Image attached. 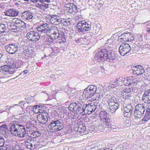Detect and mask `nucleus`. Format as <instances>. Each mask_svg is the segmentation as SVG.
I'll list each match as a JSON object with an SVG mask.
<instances>
[{
    "label": "nucleus",
    "instance_id": "nucleus-45",
    "mask_svg": "<svg viewBox=\"0 0 150 150\" xmlns=\"http://www.w3.org/2000/svg\"><path fill=\"white\" fill-rule=\"evenodd\" d=\"M122 93H127L128 94H131V90H130V88H126L124 90L122 91Z\"/></svg>",
    "mask_w": 150,
    "mask_h": 150
},
{
    "label": "nucleus",
    "instance_id": "nucleus-54",
    "mask_svg": "<svg viewBox=\"0 0 150 150\" xmlns=\"http://www.w3.org/2000/svg\"><path fill=\"white\" fill-rule=\"evenodd\" d=\"M9 44H8L5 47V50L6 52H8V53H9Z\"/></svg>",
    "mask_w": 150,
    "mask_h": 150
},
{
    "label": "nucleus",
    "instance_id": "nucleus-22",
    "mask_svg": "<svg viewBox=\"0 0 150 150\" xmlns=\"http://www.w3.org/2000/svg\"><path fill=\"white\" fill-rule=\"evenodd\" d=\"M27 134L29 137L33 138L38 137L41 135L40 132L33 130L31 129L27 132Z\"/></svg>",
    "mask_w": 150,
    "mask_h": 150
},
{
    "label": "nucleus",
    "instance_id": "nucleus-18",
    "mask_svg": "<svg viewBox=\"0 0 150 150\" xmlns=\"http://www.w3.org/2000/svg\"><path fill=\"white\" fill-rule=\"evenodd\" d=\"M138 82L137 79L132 77L129 76L127 77L124 80L123 83L125 86H129L133 84L134 86L136 85Z\"/></svg>",
    "mask_w": 150,
    "mask_h": 150
},
{
    "label": "nucleus",
    "instance_id": "nucleus-64",
    "mask_svg": "<svg viewBox=\"0 0 150 150\" xmlns=\"http://www.w3.org/2000/svg\"><path fill=\"white\" fill-rule=\"evenodd\" d=\"M3 150H9V147H4V149H3Z\"/></svg>",
    "mask_w": 150,
    "mask_h": 150
},
{
    "label": "nucleus",
    "instance_id": "nucleus-36",
    "mask_svg": "<svg viewBox=\"0 0 150 150\" xmlns=\"http://www.w3.org/2000/svg\"><path fill=\"white\" fill-rule=\"evenodd\" d=\"M86 129V127L85 125L83 124L82 125H79L78 127V131L81 133L85 131Z\"/></svg>",
    "mask_w": 150,
    "mask_h": 150
},
{
    "label": "nucleus",
    "instance_id": "nucleus-35",
    "mask_svg": "<svg viewBox=\"0 0 150 150\" xmlns=\"http://www.w3.org/2000/svg\"><path fill=\"white\" fill-rule=\"evenodd\" d=\"M121 98L123 101L126 100H129L131 96V94H128L127 93H122Z\"/></svg>",
    "mask_w": 150,
    "mask_h": 150
},
{
    "label": "nucleus",
    "instance_id": "nucleus-40",
    "mask_svg": "<svg viewBox=\"0 0 150 150\" xmlns=\"http://www.w3.org/2000/svg\"><path fill=\"white\" fill-rule=\"evenodd\" d=\"M136 38H135L133 34L130 33V35L128 37V39L127 41L132 42Z\"/></svg>",
    "mask_w": 150,
    "mask_h": 150
},
{
    "label": "nucleus",
    "instance_id": "nucleus-29",
    "mask_svg": "<svg viewBox=\"0 0 150 150\" xmlns=\"http://www.w3.org/2000/svg\"><path fill=\"white\" fill-rule=\"evenodd\" d=\"M17 140L16 137L13 138L10 135V150H12L14 148L17 144Z\"/></svg>",
    "mask_w": 150,
    "mask_h": 150
},
{
    "label": "nucleus",
    "instance_id": "nucleus-55",
    "mask_svg": "<svg viewBox=\"0 0 150 150\" xmlns=\"http://www.w3.org/2000/svg\"><path fill=\"white\" fill-rule=\"evenodd\" d=\"M112 39V38H110L108 39L107 41V42H106V43L109 45L111 44V43L113 42Z\"/></svg>",
    "mask_w": 150,
    "mask_h": 150
},
{
    "label": "nucleus",
    "instance_id": "nucleus-12",
    "mask_svg": "<svg viewBox=\"0 0 150 150\" xmlns=\"http://www.w3.org/2000/svg\"><path fill=\"white\" fill-rule=\"evenodd\" d=\"M100 121L105 123L108 126H111L110 119L108 114L105 111L102 110L99 113Z\"/></svg>",
    "mask_w": 150,
    "mask_h": 150
},
{
    "label": "nucleus",
    "instance_id": "nucleus-42",
    "mask_svg": "<svg viewBox=\"0 0 150 150\" xmlns=\"http://www.w3.org/2000/svg\"><path fill=\"white\" fill-rule=\"evenodd\" d=\"M48 7V4L43 3L40 5V8L42 9H45Z\"/></svg>",
    "mask_w": 150,
    "mask_h": 150
},
{
    "label": "nucleus",
    "instance_id": "nucleus-56",
    "mask_svg": "<svg viewBox=\"0 0 150 150\" xmlns=\"http://www.w3.org/2000/svg\"><path fill=\"white\" fill-rule=\"evenodd\" d=\"M71 3H70L69 4H68L67 6H69V12L70 13H73V10H72V6L71 5Z\"/></svg>",
    "mask_w": 150,
    "mask_h": 150
},
{
    "label": "nucleus",
    "instance_id": "nucleus-5",
    "mask_svg": "<svg viewBox=\"0 0 150 150\" xmlns=\"http://www.w3.org/2000/svg\"><path fill=\"white\" fill-rule=\"evenodd\" d=\"M10 19L12 21L13 23H11L10 24V34L14 35V33H17V26L13 23L19 26V28L21 30H23L26 28V23L19 19L12 18H11Z\"/></svg>",
    "mask_w": 150,
    "mask_h": 150
},
{
    "label": "nucleus",
    "instance_id": "nucleus-32",
    "mask_svg": "<svg viewBox=\"0 0 150 150\" xmlns=\"http://www.w3.org/2000/svg\"><path fill=\"white\" fill-rule=\"evenodd\" d=\"M110 126H108L105 123H103L99 124L97 128L100 131H103L104 130H106L107 128Z\"/></svg>",
    "mask_w": 150,
    "mask_h": 150
},
{
    "label": "nucleus",
    "instance_id": "nucleus-10",
    "mask_svg": "<svg viewBox=\"0 0 150 150\" xmlns=\"http://www.w3.org/2000/svg\"><path fill=\"white\" fill-rule=\"evenodd\" d=\"M134 113L135 116V119L141 118L145 111L144 107L142 104H139L135 106Z\"/></svg>",
    "mask_w": 150,
    "mask_h": 150
},
{
    "label": "nucleus",
    "instance_id": "nucleus-61",
    "mask_svg": "<svg viewBox=\"0 0 150 150\" xmlns=\"http://www.w3.org/2000/svg\"><path fill=\"white\" fill-rule=\"evenodd\" d=\"M145 113L150 115V108H149L147 109Z\"/></svg>",
    "mask_w": 150,
    "mask_h": 150
},
{
    "label": "nucleus",
    "instance_id": "nucleus-16",
    "mask_svg": "<svg viewBox=\"0 0 150 150\" xmlns=\"http://www.w3.org/2000/svg\"><path fill=\"white\" fill-rule=\"evenodd\" d=\"M20 125H21L17 124L14 121L11 122L10 123V133L15 137H16Z\"/></svg>",
    "mask_w": 150,
    "mask_h": 150
},
{
    "label": "nucleus",
    "instance_id": "nucleus-48",
    "mask_svg": "<svg viewBox=\"0 0 150 150\" xmlns=\"http://www.w3.org/2000/svg\"><path fill=\"white\" fill-rule=\"evenodd\" d=\"M19 104L20 105V106L21 107L22 109L25 108V107L26 106V105L27 104L26 103H24L23 101H21L19 103Z\"/></svg>",
    "mask_w": 150,
    "mask_h": 150
},
{
    "label": "nucleus",
    "instance_id": "nucleus-37",
    "mask_svg": "<svg viewBox=\"0 0 150 150\" xmlns=\"http://www.w3.org/2000/svg\"><path fill=\"white\" fill-rule=\"evenodd\" d=\"M18 11L15 9H10V16L15 17L17 16L18 15Z\"/></svg>",
    "mask_w": 150,
    "mask_h": 150
},
{
    "label": "nucleus",
    "instance_id": "nucleus-25",
    "mask_svg": "<svg viewBox=\"0 0 150 150\" xmlns=\"http://www.w3.org/2000/svg\"><path fill=\"white\" fill-rule=\"evenodd\" d=\"M17 137H23L26 133L25 128L24 126L21 125L18 131Z\"/></svg>",
    "mask_w": 150,
    "mask_h": 150
},
{
    "label": "nucleus",
    "instance_id": "nucleus-20",
    "mask_svg": "<svg viewBox=\"0 0 150 150\" xmlns=\"http://www.w3.org/2000/svg\"><path fill=\"white\" fill-rule=\"evenodd\" d=\"M49 18L50 23L55 25L59 24L61 22V21H62L61 19L56 15H52Z\"/></svg>",
    "mask_w": 150,
    "mask_h": 150
},
{
    "label": "nucleus",
    "instance_id": "nucleus-46",
    "mask_svg": "<svg viewBox=\"0 0 150 150\" xmlns=\"http://www.w3.org/2000/svg\"><path fill=\"white\" fill-rule=\"evenodd\" d=\"M47 35L46 34V35L40 36V39H41L43 41L45 42L46 41V39L49 37V36H47Z\"/></svg>",
    "mask_w": 150,
    "mask_h": 150
},
{
    "label": "nucleus",
    "instance_id": "nucleus-31",
    "mask_svg": "<svg viewBox=\"0 0 150 150\" xmlns=\"http://www.w3.org/2000/svg\"><path fill=\"white\" fill-rule=\"evenodd\" d=\"M130 33H125L122 35L118 36V40L122 41H127L128 39V37L129 36Z\"/></svg>",
    "mask_w": 150,
    "mask_h": 150
},
{
    "label": "nucleus",
    "instance_id": "nucleus-53",
    "mask_svg": "<svg viewBox=\"0 0 150 150\" xmlns=\"http://www.w3.org/2000/svg\"><path fill=\"white\" fill-rule=\"evenodd\" d=\"M33 108L35 109H37L38 110H41L42 107L39 105H36Z\"/></svg>",
    "mask_w": 150,
    "mask_h": 150
},
{
    "label": "nucleus",
    "instance_id": "nucleus-60",
    "mask_svg": "<svg viewBox=\"0 0 150 150\" xmlns=\"http://www.w3.org/2000/svg\"><path fill=\"white\" fill-rule=\"evenodd\" d=\"M76 42L77 43H80L81 42V38H78L75 40Z\"/></svg>",
    "mask_w": 150,
    "mask_h": 150
},
{
    "label": "nucleus",
    "instance_id": "nucleus-47",
    "mask_svg": "<svg viewBox=\"0 0 150 150\" xmlns=\"http://www.w3.org/2000/svg\"><path fill=\"white\" fill-rule=\"evenodd\" d=\"M71 5L72 6V10H73V12H76L78 11H77V8L76 6L74 5V4L71 3Z\"/></svg>",
    "mask_w": 150,
    "mask_h": 150
},
{
    "label": "nucleus",
    "instance_id": "nucleus-58",
    "mask_svg": "<svg viewBox=\"0 0 150 150\" xmlns=\"http://www.w3.org/2000/svg\"><path fill=\"white\" fill-rule=\"evenodd\" d=\"M29 72V71L28 70H26L23 71L19 75H21L22 74H25Z\"/></svg>",
    "mask_w": 150,
    "mask_h": 150
},
{
    "label": "nucleus",
    "instance_id": "nucleus-8",
    "mask_svg": "<svg viewBox=\"0 0 150 150\" xmlns=\"http://www.w3.org/2000/svg\"><path fill=\"white\" fill-rule=\"evenodd\" d=\"M91 25L88 24L86 21H80L78 22L76 26V31L84 34L85 32L91 30Z\"/></svg>",
    "mask_w": 150,
    "mask_h": 150
},
{
    "label": "nucleus",
    "instance_id": "nucleus-7",
    "mask_svg": "<svg viewBox=\"0 0 150 150\" xmlns=\"http://www.w3.org/2000/svg\"><path fill=\"white\" fill-rule=\"evenodd\" d=\"M110 109V111L114 113L119 108L120 102L119 99L115 97H112L108 100Z\"/></svg>",
    "mask_w": 150,
    "mask_h": 150
},
{
    "label": "nucleus",
    "instance_id": "nucleus-38",
    "mask_svg": "<svg viewBox=\"0 0 150 150\" xmlns=\"http://www.w3.org/2000/svg\"><path fill=\"white\" fill-rule=\"evenodd\" d=\"M53 38H50L49 37L47 38L45 42V45H47L48 46H51L53 44Z\"/></svg>",
    "mask_w": 150,
    "mask_h": 150
},
{
    "label": "nucleus",
    "instance_id": "nucleus-27",
    "mask_svg": "<svg viewBox=\"0 0 150 150\" xmlns=\"http://www.w3.org/2000/svg\"><path fill=\"white\" fill-rule=\"evenodd\" d=\"M142 36L139 35L137 36L136 38L134 40V41L135 40L136 41L134 42L135 44L137 46L140 48H142L143 47L144 45H142Z\"/></svg>",
    "mask_w": 150,
    "mask_h": 150
},
{
    "label": "nucleus",
    "instance_id": "nucleus-13",
    "mask_svg": "<svg viewBox=\"0 0 150 150\" xmlns=\"http://www.w3.org/2000/svg\"><path fill=\"white\" fill-rule=\"evenodd\" d=\"M27 38L33 42H36L40 39L39 34L36 31H30L26 35Z\"/></svg>",
    "mask_w": 150,
    "mask_h": 150
},
{
    "label": "nucleus",
    "instance_id": "nucleus-23",
    "mask_svg": "<svg viewBox=\"0 0 150 150\" xmlns=\"http://www.w3.org/2000/svg\"><path fill=\"white\" fill-rule=\"evenodd\" d=\"M143 101L147 104L150 103V90L146 91L142 98Z\"/></svg>",
    "mask_w": 150,
    "mask_h": 150
},
{
    "label": "nucleus",
    "instance_id": "nucleus-30",
    "mask_svg": "<svg viewBox=\"0 0 150 150\" xmlns=\"http://www.w3.org/2000/svg\"><path fill=\"white\" fill-rule=\"evenodd\" d=\"M18 45L16 43L11 42L10 41V54H14L17 50Z\"/></svg>",
    "mask_w": 150,
    "mask_h": 150
},
{
    "label": "nucleus",
    "instance_id": "nucleus-11",
    "mask_svg": "<svg viewBox=\"0 0 150 150\" xmlns=\"http://www.w3.org/2000/svg\"><path fill=\"white\" fill-rule=\"evenodd\" d=\"M24 143L25 147L29 149H34L35 147H38V142L31 138L26 139L24 141Z\"/></svg>",
    "mask_w": 150,
    "mask_h": 150
},
{
    "label": "nucleus",
    "instance_id": "nucleus-26",
    "mask_svg": "<svg viewBox=\"0 0 150 150\" xmlns=\"http://www.w3.org/2000/svg\"><path fill=\"white\" fill-rule=\"evenodd\" d=\"M0 134L6 135L7 136L9 134V130L6 125H2L0 126Z\"/></svg>",
    "mask_w": 150,
    "mask_h": 150
},
{
    "label": "nucleus",
    "instance_id": "nucleus-63",
    "mask_svg": "<svg viewBox=\"0 0 150 150\" xmlns=\"http://www.w3.org/2000/svg\"><path fill=\"white\" fill-rule=\"evenodd\" d=\"M146 32L150 34V28H146Z\"/></svg>",
    "mask_w": 150,
    "mask_h": 150
},
{
    "label": "nucleus",
    "instance_id": "nucleus-19",
    "mask_svg": "<svg viewBox=\"0 0 150 150\" xmlns=\"http://www.w3.org/2000/svg\"><path fill=\"white\" fill-rule=\"evenodd\" d=\"M133 74L139 75L143 74L145 72L143 67L140 65H137L133 69Z\"/></svg>",
    "mask_w": 150,
    "mask_h": 150
},
{
    "label": "nucleus",
    "instance_id": "nucleus-39",
    "mask_svg": "<svg viewBox=\"0 0 150 150\" xmlns=\"http://www.w3.org/2000/svg\"><path fill=\"white\" fill-rule=\"evenodd\" d=\"M1 69L5 72L9 73V65H5L1 67Z\"/></svg>",
    "mask_w": 150,
    "mask_h": 150
},
{
    "label": "nucleus",
    "instance_id": "nucleus-9",
    "mask_svg": "<svg viewBox=\"0 0 150 150\" xmlns=\"http://www.w3.org/2000/svg\"><path fill=\"white\" fill-rule=\"evenodd\" d=\"M135 105L129 104L123 106V108L122 110L124 113V116L128 118L131 117L132 114L134 113H132L134 110Z\"/></svg>",
    "mask_w": 150,
    "mask_h": 150
},
{
    "label": "nucleus",
    "instance_id": "nucleus-1",
    "mask_svg": "<svg viewBox=\"0 0 150 150\" xmlns=\"http://www.w3.org/2000/svg\"><path fill=\"white\" fill-rule=\"evenodd\" d=\"M96 106L93 104L85 103L79 100L75 102L71 103L68 108L69 110L76 114H81L83 113L90 114L95 111Z\"/></svg>",
    "mask_w": 150,
    "mask_h": 150
},
{
    "label": "nucleus",
    "instance_id": "nucleus-44",
    "mask_svg": "<svg viewBox=\"0 0 150 150\" xmlns=\"http://www.w3.org/2000/svg\"><path fill=\"white\" fill-rule=\"evenodd\" d=\"M150 119V115L145 113L144 117L143 118L142 120L145 122L148 121Z\"/></svg>",
    "mask_w": 150,
    "mask_h": 150
},
{
    "label": "nucleus",
    "instance_id": "nucleus-62",
    "mask_svg": "<svg viewBox=\"0 0 150 150\" xmlns=\"http://www.w3.org/2000/svg\"><path fill=\"white\" fill-rule=\"evenodd\" d=\"M19 105L18 104H15L14 105V106H12V105H11V106H10V109L11 108H12L13 107H14L15 108H16V107H19Z\"/></svg>",
    "mask_w": 150,
    "mask_h": 150
},
{
    "label": "nucleus",
    "instance_id": "nucleus-51",
    "mask_svg": "<svg viewBox=\"0 0 150 150\" xmlns=\"http://www.w3.org/2000/svg\"><path fill=\"white\" fill-rule=\"evenodd\" d=\"M12 150H24V149L22 147H20L19 146H16L14 149H13Z\"/></svg>",
    "mask_w": 150,
    "mask_h": 150
},
{
    "label": "nucleus",
    "instance_id": "nucleus-4",
    "mask_svg": "<svg viewBox=\"0 0 150 150\" xmlns=\"http://www.w3.org/2000/svg\"><path fill=\"white\" fill-rule=\"evenodd\" d=\"M63 121L54 119L51 120L48 126L47 129L51 132H55L62 130L64 127Z\"/></svg>",
    "mask_w": 150,
    "mask_h": 150
},
{
    "label": "nucleus",
    "instance_id": "nucleus-3",
    "mask_svg": "<svg viewBox=\"0 0 150 150\" xmlns=\"http://www.w3.org/2000/svg\"><path fill=\"white\" fill-rule=\"evenodd\" d=\"M67 30L64 28H61L59 31L56 27L50 28L49 35H51L53 39H58V42L61 44L64 43L66 41L67 33H66Z\"/></svg>",
    "mask_w": 150,
    "mask_h": 150
},
{
    "label": "nucleus",
    "instance_id": "nucleus-33",
    "mask_svg": "<svg viewBox=\"0 0 150 150\" xmlns=\"http://www.w3.org/2000/svg\"><path fill=\"white\" fill-rule=\"evenodd\" d=\"M9 29L6 28V26L3 23L0 24V35L3 33H7L9 32Z\"/></svg>",
    "mask_w": 150,
    "mask_h": 150
},
{
    "label": "nucleus",
    "instance_id": "nucleus-21",
    "mask_svg": "<svg viewBox=\"0 0 150 150\" xmlns=\"http://www.w3.org/2000/svg\"><path fill=\"white\" fill-rule=\"evenodd\" d=\"M21 17L24 20L32 21L33 17V14L31 12L29 11H25L22 13Z\"/></svg>",
    "mask_w": 150,
    "mask_h": 150
},
{
    "label": "nucleus",
    "instance_id": "nucleus-2",
    "mask_svg": "<svg viewBox=\"0 0 150 150\" xmlns=\"http://www.w3.org/2000/svg\"><path fill=\"white\" fill-rule=\"evenodd\" d=\"M94 60L97 62H103L104 60L111 63L115 60V51L110 46L100 50L95 54Z\"/></svg>",
    "mask_w": 150,
    "mask_h": 150
},
{
    "label": "nucleus",
    "instance_id": "nucleus-52",
    "mask_svg": "<svg viewBox=\"0 0 150 150\" xmlns=\"http://www.w3.org/2000/svg\"><path fill=\"white\" fill-rule=\"evenodd\" d=\"M6 33V34H4V38H5L7 40H9V33L8 32Z\"/></svg>",
    "mask_w": 150,
    "mask_h": 150
},
{
    "label": "nucleus",
    "instance_id": "nucleus-15",
    "mask_svg": "<svg viewBox=\"0 0 150 150\" xmlns=\"http://www.w3.org/2000/svg\"><path fill=\"white\" fill-rule=\"evenodd\" d=\"M36 29L40 33H45L47 35H49L50 28L49 27V25L47 23H43L38 25Z\"/></svg>",
    "mask_w": 150,
    "mask_h": 150
},
{
    "label": "nucleus",
    "instance_id": "nucleus-6",
    "mask_svg": "<svg viewBox=\"0 0 150 150\" xmlns=\"http://www.w3.org/2000/svg\"><path fill=\"white\" fill-rule=\"evenodd\" d=\"M97 87L93 85L88 86L84 90L83 95V96L87 99L92 98L95 93H98V92H97Z\"/></svg>",
    "mask_w": 150,
    "mask_h": 150
},
{
    "label": "nucleus",
    "instance_id": "nucleus-49",
    "mask_svg": "<svg viewBox=\"0 0 150 150\" xmlns=\"http://www.w3.org/2000/svg\"><path fill=\"white\" fill-rule=\"evenodd\" d=\"M130 88L131 90V92H132L135 93L137 92L138 88L137 87L134 86Z\"/></svg>",
    "mask_w": 150,
    "mask_h": 150
},
{
    "label": "nucleus",
    "instance_id": "nucleus-41",
    "mask_svg": "<svg viewBox=\"0 0 150 150\" xmlns=\"http://www.w3.org/2000/svg\"><path fill=\"white\" fill-rule=\"evenodd\" d=\"M70 19H64L63 20V23L65 25H69L71 24V21H69Z\"/></svg>",
    "mask_w": 150,
    "mask_h": 150
},
{
    "label": "nucleus",
    "instance_id": "nucleus-28",
    "mask_svg": "<svg viewBox=\"0 0 150 150\" xmlns=\"http://www.w3.org/2000/svg\"><path fill=\"white\" fill-rule=\"evenodd\" d=\"M142 36L139 35L137 36L136 38L134 40V41L135 40L136 41L134 42L135 44L137 46L140 48H142L143 47L144 45H142Z\"/></svg>",
    "mask_w": 150,
    "mask_h": 150
},
{
    "label": "nucleus",
    "instance_id": "nucleus-14",
    "mask_svg": "<svg viewBox=\"0 0 150 150\" xmlns=\"http://www.w3.org/2000/svg\"><path fill=\"white\" fill-rule=\"evenodd\" d=\"M130 46L127 43L121 44L119 48V52L120 55L124 56L129 53L131 50Z\"/></svg>",
    "mask_w": 150,
    "mask_h": 150
},
{
    "label": "nucleus",
    "instance_id": "nucleus-34",
    "mask_svg": "<svg viewBox=\"0 0 150 150\" xmlns=\"http://www.w3.org/2000/svg\"><path fill=\"white\" fill-rule=\"evenodd\" d=\"M120 83L122 82L119 81L118 79H116L115 80H113L110 83V86L112 88H115L118 85L120 84Z\"/></svg>",
    "mask_w": 150,
    "mask_h": 150
},
{
    "label": "nucleus",
    "instance_id": "nucleus-50",
    "mask_svg": "<svg viewBox=\"0 0 150 150\" xmlns=\"http://www.w3.org/2000/svg\"><path fill=\"white\" fill-rule=\"evenodd\" d=\"M59 48L58 47H55L53 48V52L55 53H57L59 52Z\"/></svg>",
    "mask_w": 150,
    "mask_h": 150
},
{
    "label": "nucleus",
    "instance_id": "nucleus-24",
    "mask_svg": "<svg viewBox=\"0 0 150 150\" xmlns=\"http://www.w3.org/2000/svg\"><path fill=\"white\" fill-rule=\"evenodd\" d=\"M16 61L14 59H11L10 61V74L14 73L18 68L16 66Z\"/></svg>",
    "mask_w": 150,
    "mask_h": 150
},
{
    "label": "nucleus",
    "instance_id": "nucleus-43",
    "mask_svg": "<svg viewBox=\"0 0 150 150\" xmlns=\"http://www.w3.org/2000/svg\"><path fill=\"white\" fill-rule=\"evenodd\" d=\"M26 106L27 107L26 108L25 107V108H23L25 109V111L26 112H30V110H32L33 108V106H30V105H26Z\"/></svg>",
    "mask_w": 150,
    "mask_h": 150
},
{
    "label": "nucleus",
    "instance_id": "nucleus-57",
    "mask_svg": "<svg viewBox=\"0 0 150 150\" xmlns=\"http://www.w3.org/2000/svg\"><path fill=\"white\" fill-rule=\"evenodd\" d=\"M25 100H26V103L27 104L30 103L33 101L32 100L30 99H28V98H26Z\"/></svg>",
    "mask_w": 150,
    "mask_h": 150
},
{
    "label": "nucleus",
    "instance_id": "nucleus-59",
    "mask_svg": "<svg viewBox=\"0 0 150 150\" xmlns=\"http://www.w3.org/2000/svg\"><path fill=\"white\" fill-rule=\"evenodd\" d=\"M4 13L6 15L9 16V10L6 11L4 12Z\"/></svg>",
    "mask_w": 150,
    "mask_h": 150
},
{
    "label": "nucleus",
    "instance_id": "nucleus-17",
    "mask_svg": "<svg viewBox=\"0 0 150 150\" xmlns=\"http://www.w3.org/2000/svg\"><path fill=\"white\" fill-rule=\"evenodd\" d=\"M48 114L46 112H43L37 116L38 120L40 124H44L48 121Z\"/></svg>",
    "mask_w": 150,
    "mask_h": 150
}]
</instances>
